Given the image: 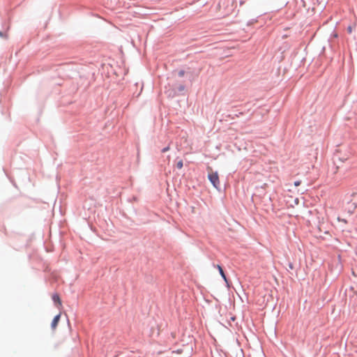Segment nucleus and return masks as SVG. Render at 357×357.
<instances>
[{"mask_svg":"<svg viewBox=\"0 0 357 357\" xmlns=\"http://www.w3.org/2000/svg\"><path fill=\"white\" fill-rule=\"evenodd\" d=\"M169 146H167V147H165V148L162 149V153H165V152H166V151H169Z\"/></svg>","mask_w":357,"mask_h":357,"instance_id":"obj_8","label":"nucleus"},{"mask_svg":"<svg viewBox=\"0 0 357 357\" xmlns=\"http://www.w3.org/2000/svg\"><path fill=\"white\" fill-rule=\"evenodd\" d=\"M269 297H270V295H268L267 296L266 294H264L263 296V299L261 300L260 298H259L257 302V303H259V305H266V304L269 301Z\"/></svg>","mask_w":357,"mask_h":357,"instance_id":"obj_2","label":"nucleus"},{"mask_svg":"<svg viewBox=\"0 0 357 357\" xmlns=\"http://www.w3.org/2000/svg\"><path fill=\"white\" fill-rule=\"evenodd\" d=\"M0 36H2V33H1V31H0Z\"/></svg>","mask_w":357,"mask_h":357,"instance_id":"obj_11","label":"nucleus"},{"mask_svg":"<svg viewBox=\"0 0 357 357\" xmlns=\"http://www.w3.org/2000/svg\"><path fill=\"white\" fill-rule=\"evenodd\" d=\"M300 184H301V181H297L294 182V185L295 186H298V185H300Z\"/></svg>","mask_w":357,"mask_h":357,"instance_id":"obj_9","label":"nucleus"},{"mask_svg":"<svg viewBox=\"0 0 357 357\" xmlns=\"http://www.w3.org/2000/svg\"><path fill=\"white\" fill-rule=\"evenodd\" d=\"M208 178L211 181V183L213 184V185L216 188L218 189L220 186V180H219V176L217 172H213L211 168L209 169V172L208 174Z\"/></svg>","mask_w":357,"mask_h":357,"instance_id":"obj_1","label":"nucleus"},{"mask_svg":"<svg viewBox=\"0 0 357 357\" xmlns=\"http://www.w3.org/2000/svg\"><path fill=\"white\" fill-rule=\"evenodd\" d=\"M348 31H349V33H351V28L349 27Z\"/></svg>","mask_w":357,"mask_h":357,"instance_id":"obj_10","label":"nucleus"},{"mask_svg":"<svg viewBox=\"0 0 357 357\" xmlns=\"http://www.w3.org/2000/svg\"><path fill=\"white\" fill-rule=\"evenodd\" d=\"M217 268H218L221 276L222 277V278L225 280V282H227L226 275H225L222 267L220 265H217Z\"/></svg>","mask_w":357,"mask_h":357,"instance_id":"obj_5","label":"nucleus"},{"mask_svg":"<svg viewBox=\"0 0 357 357\" xmlns=\"http://www.w3.org/2000/svg\"><path fill=\"white\" fill-rule=\"evenodd\" d=\"M52 300L55 303H57L59 305V307H61L62 305L61 298L59 296V294H55L52 296Z\"/></svg>","mask_w":357,"mask_h":357,"instance_id":"obj_4","label":"nucleus"},{"mask_svg":"<svg viewBox=\"0 0 357 357\" xmlns=\"http://www.w3.org/2000/svg\"><path fill=\"white\" fill-rule=\"evenodd\" d=\"M60 317H61V314H59L56 316H55L54 318L53 319L52 324H51V327L53 330H54L56 328V326L59 324V321L60 320Z\"/></svg>","mask_w":357,"mask_h":357,"instance_id":"obj_3","label":"nucleus"},{"mask_svg":"<svg viewBox=\"0 0 357 357\" xmlns=\"http://www.w3.org/2000/svg\"><path fill=\"white\" fill-rule=\"evenodd\" d=\"M184 75H185V71H184V70H180V71L178 72V75H179L180 77H183Z\"/></svg>","mask_w":357,"mask_h":357,"instance_id":"obj_7","label":"nucleus"},{"mask_svg":"<svg viewBox=\"0 0 357 357\" xmlns=\"http://www.w3.org/2000/svg\"><path fill=\"white\" fill-rule=\"evenodd\" d=\"M183 161L182 160H179L177 163H176V167L178 169H182L183 168Z\"/></svg>","mask_w":357,"mask_h":357,"instance_id":"obj_6","label":"nucleus"}]
</instances>
